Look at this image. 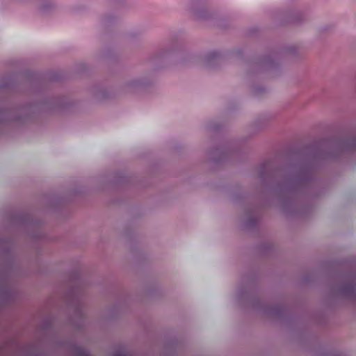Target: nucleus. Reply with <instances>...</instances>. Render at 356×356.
Segmentation results:
<instances>
[{
  "mask_svg": "<svg viewBox=\"0 0 356 356\" xmlns=\"http://www.w3.org/2000/svg\"><path fill=\"white\" fill-rule=\"evenodd\" d=\"M116 356H126V355H124V354H121V355H116Z\"/></svg>",
  "mask_w": 356,
  "mask_h": 356,
  "instance_id": "obj_1",
  "label": "nucleus"
}]
</instances>
